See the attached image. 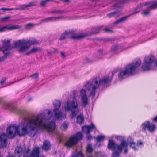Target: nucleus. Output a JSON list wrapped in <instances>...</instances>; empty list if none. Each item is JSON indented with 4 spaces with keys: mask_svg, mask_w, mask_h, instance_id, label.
Instances as JSON below:
<instances>
[{
    "mask_svg": "<svg viewBox=\"0 0 157 157\" xmlns=\"http://www.w3.org/2000/svg\"><path fill=\"white\" fill-rule=\"evenodd\" d=\"M122 14L121 11H116L107 14V16L109 18L111 17H117Z\"/></svg>",
    "mask_w": 157,
    "mask_h": 157,
    "instance_id": "a878e982",
    "label": "nucleus"
},
{
    "mask_svg": "<svg viewBox=\"0 0 157 157\" xmlns=\"http://www.w3.org/2000/svg\"><path fill=\"white\" fill-rule=\"evenodd\" d=\"M53 105L54 107L53 110H59L61 106V102L60 101L56 100L53 103Z\"/></svg>",
    "mask_w": 157,
    "mask_h": 157,
    "instance_id": "2f4dec72",
    "label": "nucleus"
},
{
    "mask_svg": "<svg viewBox=\"0 0 157 157\" xmlns=\"http://www.w3.org/2000/svg\"><path fill=\"white\" fill-rule=\"evenodd\" d=\"M4 55L1 57L0 56V62L3 61L5 59H6L8 56H10L11 55L10 52H7V53H3Z\"/></svg>",
    "mask_w": 157,
    "mask_h": 157,
    "instance_id": "f704fd0d",
    "label": "nucleus"
},
{
    "mask_svg": "<svg viewBox=\"0 0 157 157\" xmlns=\"http://www.w3.org/2000/svg\"><path fill=\"white\" fill-rule=\"evenodd\" d=\"M65 33L67 35V38L75 40H79L85 37V34L78 35L75 33V31L73 30H66Z\"/></svg>",
    "mask_w": 157,
    "mask_h": 157,
    "instance_id": "6e6552de",
    "label": "nucleus"
},
{
    "mask_svg": "<svg viewBox=\"0 0 157 157\" xmlns=\"http://www.w3.org/2000/svg\"><path fill=\"white\" fill-rule=\"evenodd\" d=\"M68 127V125L66 123H63L62 124L61 128V129H66Z\"/></svg>",
    "mask_w": 157,
    "mask_h": 157,
    "instance_id": "de8ad7c7",
    "label": "nucleus"
},
{
    "mask_svg": "<svg viewBox=\"0 0 157 157\" xmlns=\"http://www.w3.org/2000/svg\"><path fill=\"white\" fill-rule=\"evenodd\" d=\"M112 80V79L109 78V76L104 77L101 79L100 78V85L105 86L106 85L111 82Z\"/></svg>",
    "mask_w": 157,
    "mask_h": 157,
    "instance_id": "412c9836",
    "label": "nucleus"
},
{
    "mask_svg": "<svg viewBox=\"0 0 157 157\" xmlns=\"http://www.w3.org/2000/svg\"><path fill=\"white\" fill-rule=\"evenodd\" d=\"M39 43V42L34 38H32L28 40H26L24 44H27L30 45H33L37 44Z\"/></svg>",
    "mask_w": 157,
    "mask_h": 157,
    "instance_id": "c85d7f7f",
    "label": "nucleus"
},
{
    "mask_svg": "<svg viewBox=\"0 0 157 157\" xmlns=\"http://www.w3.org/2000/svg\"><path fill=\"white\" fill-rule=\"evenodd\" d=\"M87 140H91L93 138L92 136L91 135L89 134L87 135Z\"/></svg>",
    "mask_w": 157,
    "mask_h": 157,
    "instance_id": "5fc2aeb1",
    "label": "nucleus"
},
{
    "mask_svg": "<svg viewBox=\"0 0 157 157\" xmlns=\"http://www.w3.org/2000/svg\"><path fill=\"white\" fill-rule=\"evenodd\" d=\"M116 138L118 141L120 142L119 144H121V143L123 144V145L121 148L124 149V151L123 152V153L126 154L128 151V144L125 140L124 137L123 136H116Z\"/></svg>",
    "mask_w": 157,
    "mask_h": 157,
    "instance_id": "9b49d317",
    "label": "nucleus"
},
{
    "mask_svg": "<svg viewBox=\"0 0 157 157\" xmlns=\"http://www.w3.org/2000/svg\"><path fill=\"white\" fill-rule=\"evenodd\" d=\"M14 153L16 156L20 157L22 155V148L20 146L17 147L15 149Z\"/></svg>",
    "mask_w": 157,
    "mask_h": 157,
    "instance_id": "bb28decb",
    "label": "nucleus"
},
{
    "mask_svg": "<svg viewBox=\"0 0 157 157\" xmlns=\"http://www.w3.org/2000/svg\"><path fill=\"white\" fill-rule=\"evenodd\" d=\"M142 126L143 130H145L147 129L150 132H154L155 128V125L154 124L150 125L149 121H146L143 123Z\"/></svg>",
    "mask_w": 157,
    "mask_h": 157,
    "instance_id": "dca6fc26",
    "label": "nucleus"
},
{
    "mask_svg": "<svg viewBox=\"0 0 157 157\" xmlns=\"http://www.w3.org/2000/svg\"><path fill=\"white\" fill-rule=\"evenodd\" d=\"M6 81V78L5 77H3L2 78V79L0 81V83L2 85L4 82H5Z\"/></svg>",
    "mask_w": 157,
    "mask_h": 157,
    "instance_id": "603ef678",
    "label": "nucleus"
},
{
    "mask_svg": "<svg viewBox=\"0 0 157 157\" xmlns=\"http://www.w3.org/2000/svg\"><path fill=\"white\" fill-rule=\"evenodd\" d=\"M63 10H54L51 11V13L55 14H63L64 13Z\"/></svg>",
    "mask_w": 157,
    "mask_h": 157,
    "instance_id": "58836bf2",
    "label": "nucleus"
},
{
    "mask_svg": "<svg viewBox=\"0 0 157 157\" xmlns=\"http://www.w3.org/2000/svg\"><path fill=\"white\" fill-rule=\"evenodd\" d=\"M39 76V74L38 73H35L34 74H32L30 76V77L32 78L33 79H36Z\"/></svg>",
    "mask_w": 157,
    "mask_h": 157,
    "instance_id": "49530a36",
    "label": "nucleus"
},
{
    "mask_svg": "<svg viewBox=\"0 0 157 157\" xmlns=\"http://www.w3.org/2000/svg\"><path fill=\"white\" fill-rule=\"evenodd\" d=\"M3 102V99L2 98H0V103H2Z\"/></svg>",
    "mask_w": 157,
    "mask_h": 157,
    "instance_id": "774afa93",
    "label": "nucleus"
},
{
    "mask_svg": "<svg viewBox=\"0 0 157 157\" xmlns=\"http://www.w3.org/2000/svg\"><path fill=\"white\" fill-rule=\"evenodd\" d=\"M66 37H67V35L65 33V32L63 33L61 36V37L59 39V40H62L65 39Z\"/></svg>",
    "mask_w": 157,
    "mask_h": 157,
    "instance_id": "37998d69",
    "label": "nucleus"
},
{
    "mask_svg": "<svg viewBox=\"0 0 157 157\" xmlns=\"http://www.w3.org/2000/svg\"><path fill=\"white\" fill-rule=\"evenodd\" d=\"M47 2L46 0H42L40 2V6L41 7L46 6L45 4L47 3Z\"/></svg>",
    "mask_w": 157,
    "mask_h": 157,
    "instance_id": "c03bdc74",
    "label": "nucleus"
},
{
    "mask_svg": "<svg viewBox=\"0 0 157 157\" xmlns=\"http://www.w3.org/2000/svg\"><path fill=\"white\" fill-rule=\"evenodd\" d=\"M93 129H96L95 125L92 123L89 126H84L82 127L83 132L86 134H89L90 131Z\"/></svg>",
    "mask_w": 157,
    "mask_h": 157,
    "instance_id": "aec40b11",
    "label": "nucleus"
},
{
    "mask_svg": "<svg viewBox=\"0 0 157 157\" xmlns=\"http://www.w3.org/2000/svg\"><path fill=\"white\" fill-rule=\"evenodd\" d=\"M140 140L138 141V147H139V145H140L141 146L140 147H142L143 146V143L141 142H140Z\"/></svg>",
    "mask_w": 157,
    "mask_h": 157,
    "instance_id": "4d7b16f0",
    "label": "nucleus"
},
{
    "mask_svg": "<svg viewBox=\"0 0 157 157\" xmlns=\"http://www.w3.org/2000/svg\"><path fill=\"white\" fill-rule=\"evenodd\" d=\"M71 157H84V155L81 152L72 154Z\"/></svg>",
    "mask_w": 157,
    "mask_h": 157,
    "instance_id": "c9c22d12",
    "label": "nucleus"
},
{
    "mask_svg": "<svg viewBox=\"0 0 157 157\" xmlns=\"http://www.w3.org/2000/svg\"><path fill=\"white\" fill-rule=\"evenodd\" d=\"M153 121L155 122H157V115L154 118L152 119Z\"/></svg>",
    "mask_w": 157,
    "mask_h": 157,
    "instance_id": "680f3d73",
    "label": "nucleus"
},
{
    "mask_svg": "<svg viewBox=\"0 0 157 157\" xmlns=\"http://www.w3.org/2000/svg\"><path fill=\"white\" fill-rule=\"evenodd\" d=\"M121 47L118 44H115L112 46L111 49V52L113 53H115L116 52L121 51Z\"/></svg>",
    "mask_w": 157,
    "mask_h": 157,
    "instance_id": "cd10ccee",
    "label": "nucleus"
},
{
    "mask_svg": "<svg viewBox=\"0 0 157 157\" xmlns=\"http://www.w3.org/2000/svg\"><path fill=\"white\" fill-rule=\"evenodd\" d=\"M4 107L6 109H10L12 108L11 105L9 103L4 102L3 103Z\"/></svg>",
    "mask_w": 157,
    "mask_h": 157,
    "instance_id": "4c0bfd02",
    "label": "nucleus"
},
{
    "mask_svg": "<svg viewBox=\"0 0 157 157\" xmlns=\"http://www.w3.org/2000/svg\"><path fill=\"white\" fill-rule=\"evenodd\" d=\"M80 95L81 98L82 106L85 107L88 104V98L86 95L85 90L82 89L80 91Z\"/></svg>",
    "mask_w": 157,
    "mask_h": 157,
    "instance_id": "f3484780",
    "label": "nucleus"
},
{
    "mask_svg": "<svg viewBox=\"0 0 157 157\" xmlns=\"http://www.w3.org/2000/svg\"><path fill=\"white\" fill-rule=\"evenodd\" d=\"M102 52L103 49H100L98 51V56H97V57L98 59H101L102 58Z\"/></svg>",
    "mask_w": 157,
    "mask_h": 157,
    "instance_id": "79ce46f5",
    "label": "nucleus"
},
{
    "mask_svg": "<svg viewBox=\"0 0 157 157\" xmlns=\"http://www.w3.org/2000/svg\"><path fill=\"white\" fill-rule=\"evenodd\" d=\"M93 149L90 144L88 145L86 148L87 152L89 153H90L93 151Z\"/></svg>",
    "mask_w": 157,
    "mask_h": 157,
    "instance_id": "a19ab883",
    "label": "nucleus"
},
{
    "mask_svg": "<svg viewBox=\"0 0 157 157\" xmlns=\"http://www.w3.org/2000/svg\"><path fill=\"white\" fill-rule=\"evenodd\" d=\"M36 5V3L34 2H31L29 4L27 5H20L18 7L14 8H0V10H2L3 11L5 12L6 11H11L13 10H24L27 9L28 8L31 7L33 6H34Z\"/></svg>",
    "mask_w": 157,
    "mask_h": 157,
    "instance_id": "1a4fd4ad",
    "label": "nucleus"
},
{
    "mask_svg": "<svg viewBox=\"0 0 157 157\" xmlns=\"http://www.w3.org/2000/svg\"><path fill=\"white\" fill-rule=\"evenodd\" d=\"M44 115L40 114L36 116H27L24 117L25 122L20 125L21 132L18 130L19 126L10 125L7 128V136L9 139L13 138L17 133L20 137L26 134L31 137H33L37 134L38 129H47L52 132L55 128V122L51 121L47 124L43 121Z\"/></svg>",
    "mask_w": 157,
    "mask_h": 157,
    "instance_id": "f257e3e1",
    "label": "nucleus"
},
{
    "mask_svg": "<svg viewBox=\"0 0 157 157\" xmlns=\"http://www.w3.org/2000/svg\"><path fill=\"white\" fill-rule=\"evenodd\" d=\"M149 5L147 8L144 10L142 14L144 17H148L151 15L150 11L152 10L157 8V1H152L147 2L141 6Z\"/></svg>",
    "mask_w": 157,
    "mask_h": 157,
    "instance_id": "0eeeda50",
    "label": "nucleus"
},
{
    "mask_svg": "<svg viewBox=\"0 0 157 157\" xmlns=\"http://www.w3.org/2000/svg\"><path fill=\"white\" fill-rule=\"evenodd\" d=\"M53 50L54 51L52 52L54 53H57L59 52V51L57 49L53 48Z\"/></svg>",
    "mask_w": 157,
    "mask_h": 157,
    "instance_id": "6e6d98bb",
    "label": "nucleus"
},
{
    "mask_svg": "<svg viewBox=\"0 0 157 157\" xmlns=\"http://www.w3.org/2000/svg\"><path fill=\"white\" fill-rule=\"evenodd\" d=\"M130 147L134 150H136L135 147V143L133 142H131L130 143Z\"/></svg>",
    "mask_w": 157,
    "mask_h": 157,
    "instance_id": "8fccbe9b",
    "label": "nucleus"
},
{
    "mask_svg": "<svg viewBox=\"0 0 157 157\" xmlns=\"http://www.w3.org/2000/svg\"><path fill=\"white\" fill-rule=\"evenodd\" d=\"M103 25L98 26H94L92 28L93 31L87 33H85V37L87 36H90L93 34L98 33L100 32L102 30V29L104 27Z\"/></svg>",
    "mask_w": 157,
    "mask_h": 157,
    "instance_id": "4468645a",
    "label": "nucleus"
},
{
    "mask_svg": "<svg viewBox=\"0 0 157 157\" xmlns=\"http://www.w3.org/2000/svg\"><path fill=\"white\" fill-rule=\"evenodd\" d=\"M101 40H103L105 41H108L110 40L109 39H101Z\"/></svg>",
    "mask_w": 157,
    "mask_h": 157,
    "instance_id": "e2e57ef3",
    "label": "nucleus"
},
{
    "mask_svg": "<svg viewBox=\"0 0 157 157\" xmlns=\"http://www.w3.org/2000/svg\"><path fill=\"white\" fill-rule=\"evenodd\" d=\"M103 30L105 32H111L113 31L112 30L108 29H104Z\"/></svg>",
    "mask_w": 157,
    "mask_h": 157,
    "instance_id": "bf43d9fd",
    "label": "nucleus"
},
{
    "mask_svg": "<svg viewBox=\"0 0 157 157\" xmlns=\"http://www.w3.org/2000/svg\"><path fill=\"white\" fill-rule=\"evenodd\" d=\"M54 117L56 119L61 120L63 118H66V115L65 114L62 113L61 111L59 110H53Z\"/></svg>",
    "mask_w": 157,
    "mask_h": 157,
    "instance_id": "a211bd4d",
    "label": "nucleus"
},
{
    "mask_svg": "<svg viewBox=\"0 0 157 157\" xmlns=\"http://www.w3.org/2000/svg\"><path fill=\"white\" fill-rule=\"evenodd\" d=\"M123 145L122 143H121V144H116L114 142L113 140L109 139L107 147V148L109 150H115L117 149V147L119 146L122 147Z\"/></svg>",
    "mask_w": 157,
    "mask_h": 157,
    "instance_id": "2eb2a0df",
    "label": "nucleus"
},
{
    "mask_svg": "<svg viewBox=\"0 0 157 157\" xmlns=\"http://www.w3.org/2000/svg\"><path fill=\"white\" fill-rule=\"evenodd\" d=\"M78 104L76 99L73 100L72 101H68L65 104L64 109L66 111H71L70 114V117L73 118L76 116L79 112L78 108Z\"/></svg>",
    "mask_w": 157,
    "mask_h": 157,
    "instance_id": "f03ea898",
    "label": "nucleus"
},
{
    "mask_svg": "<svg viewBox=\"0 0 157 157\" xmlns=\"http://www.w3.org/2000/svg\"><path fill=\"white\" fill-rule=\"evenodd\" d=\"M41 50L42 49L40 47H33L32 48L30 51L26 52L25 55H29L33 53H36L41 51Z\"/></svg>",
    "mask_w": 157,
    "mask_h": 157,
    "instance_id": "b1692460",
    "label": "nucleus"
},
{
    "mask_svg": "<svg viewBox=\"0 0 157 157\" xmlns=\"http://www.w3.org/2000/svg\"><path fill=\"white\" fill-rule=\"evenodd\" d=\"M30 149L27 147L25 148V150L23 151V157H30Z\"/></svg>",
    "mask_w": 157,
    "mask_h": 157,
    "instance_id": "c756f323",
    "label": "nucleus"
},
{
    "mask_svg": "<svg viewBox=\"0 0 157 157\" xmlns=\"http://www.w3.org/2000/svg\"><path fill=\"white\" fill-rule=\"evenodd\" d=\"M61 56L62 58H65L66 57V55L65 54L62 52H60Z\"/></svg>",
    "mask_w": 157,
    "mask_h": 157,
    "instance_id": "13d9d810",
    "label": "nucleus"
},
{
    "mask_svg": "<svg viewBox=\"0 0 157 157\" xmlns=\"http://www.w3.org/2000/svg\"><path fill=\"white\" fill-rule=\"evenodd\" d=\"M96 141L98 142H99L101 141H103L104 140V137L103 136H98L97 137L95 138Z\"/></svg>",
    "mask_w": 157,
    "mask_h": 157,
    "instance_id": "e433bc0d",
    "label": "nucleus"
},
{
    "mask_svg": "<svg viewBox=\"0 0 157 157\" xmlns=\"http://www.w3.org/2000/svg\"><path fill=\"white\" fill-rule=\"evenodd\" d=\"M83 137L81 132H78L75 135H72L66 143V146L68 147H71L77 144L78 141L81 140Z\"/></svg>",
    "mask_w": 157,
    "mask_h": 157,
    "instance_id": "423d86ee",
    "label": "nucleus"
},
{
    "mask_svg": "<svg viewBox=\"0 0 157 157\" xmlns=\"http://www.w3.org/2000/svg\"><path fill=\"white\" fill-rule=\"evenodd\" d=\"M35 25L33 23H28L25 25V27L27 29H29L30 27H32Z\"/></svg>",
    "mask_w": 157,
    "mask_h": 157,
    "instance_id": "09e8293b",
    "label": "nucleus"
},
{
    "mask_svg": "<svg viewBox=\"0 0 157 157\" xmlns=\"http://www.w3.org/2000/svg\"><path fill=\"white\" fill-rule=\"evenodd\" d=\"M54 17L53 19H59V18H62L61 17Z\"/></svg>",
    "mask_w": 157,
    "mask_h": 157,
    "instance_id": "338daca9",
    "label": "nucleus"
},
{
    "mask_svg": "<svg viewBox=\"0 0 157 157\" xmlns=\"http://www.w3.org/2000/svg\"><path fill=\"white\" fill-rule=\"evenodd\" d=\"M155 61L154 56L150 55L146 56L144 59L145 64L142 66L141 70L142 71H149L154 69L153 63Z\"/></svg>",
    "mask_w": 157,
    "mask_h": 157,
    "instance_id": "20e7f679",
    "label": "nucleus"
},
{
    "mask_svg": "<svg viewBox=\"0 0 157 157\" xmlns=\"http://www.w3.org/2000/svg\"><path fill=\"white\" fill-rule=\"evenodd\" d=\"M7 136L3 133L0 135V148H3L6 147L7 144Z\"/></svg>",
    "mask_w": 157,
    "mask_h": 157,
    "instance_id": "ddd939ff",
    "label": "nucleus"
},
{
    "mask_svg": "<svg viewBox=\"0 0 157 157\" xmlns=\"http://www.w3.org/2000/svg\"><path fill=\"white\" fill-rule=\"evenodd\" d=\"M10 16H7L5 17L4 18H1L0 19V21H4L7 20L8 19H10Z\"/></svg>",
    "mask_w": 157,
    "mask_h": 157,
    "instance_id": "3c124183",
    "label": "nucleus"
},
{
    "mask_svg": "<svg viewBox=\"0 0 157 157\" xmlns=\"http://www.w3.org/2000/svg\"><path fill=\"white\" fill-rule=\"evenodd\" d=\"M50 142L48 140L44 141L42 147V149L45 151L48 150L50 147Z\"/></svg>",
    "mask_w": 157,
    "mask_h": 157,
    "instance_id": "7c9ffc66",
    "label": "nucleus"
},
{
    "mask_svg": "<svg viewBox=\"0 0 157 157\" xmlns=\"http://www.w3.org/2000/svg\"><path fill=\"white\" fill-rule=\"evenodd\" d=\"M137 67V61H136L135 63H133L131 64H129L126 67L124 71H121L118 73L119 78L122 79L127 75H132Z\"/></svg>",
    "mask_w": 157,
    "mask_h": 157,
    "instance_id": "39448f33",
    "label": "nucleus"
},
{
    "mask_svg": "<svg viewBox=\"0 0 157 157\" xmlns=\"http://www.w3.org/2000/svg\"><path fill=\"white\" fill-rule=\"evenodd\" d=\"M126 0H118L117 3L111 6V9H114L121 8L122 6V5L126 2Z\"/></svg>",
    "mask_w": 157,
    "mask_h": 157,
    "instance_id": "4be33fe9",
    "label": "nucleus"
},
{
    "mask_svg": "<svg viewBox=\"0 0 157 157\" xmlns=\"http://www.w3.org/2000/svg\"><path fill=\"white\" fill-rule=\"evenodd\" d=\"M138 66H140L141 64V61L140 60H139V59H138Z\"/></svg>",
    "mask_w": 157,
    "mask_h": 157,
    "instance_id": "0e129e2a",
    "label": "nucleus"
},
{
    "mask_svg": "<svg viewBox=\"0 0 157 157\" xmlns=\"http://www.w3.org/2000/svg\"><path fill=\"white\" fill-rule=\"evenodd\" d=\"M54 17H49L48 18H45L44 19H42L41 20V21H44L46 22H48L49 20H51L52 19H53Z\"/></svg>",
    "mask_w": 157,
    "mask_h": 157,
    "instance_id": "a18cd8bd",
    "label": "nucleus"
},
{
    "mask_svg": "<svg viewBox=\"0 0 157 157\" xmlns=\"http://www.w3.org/2000/svg\"><path fill=\"white\" fill-rule=\"evenodd\" d=\"M128 16H125L121 17L117 20H116L113 23L114 24H118L120 23H121L125 21L128 18Z\"/></svg>",
    "mask_w": 157,
    "mask_h": 157,
    "instance_id": "72a5a7b5",
    "label": "nucleus"
},
{
    "mask_svg": "<svg viewBox=\"0 0 157 157\" xmlns=\"http://www.w3.org/2000/svg\"><path fill=\"white\" fill-rule=\"evenodd\" d=\"M25 42V40H18L14 43V45L16 47H20L18 51L20 53H23L28 49L29 46L27 45V44H24Z\"/></svg>",
    "mask_w": 157,
    "mask_h": 157,
    "instance_id": "9d476101",
    "label": "nucleus"
},
{
    "mask_svg": "<svg viewBox=\"0 0 157 157\" xmlns=\"http://www.w3.org/2000/svg\"><path fill=\"white\" fill-rule=\"evenodd\" d=\"M21 27L17 25H7L1 27L0 26V32H2L6 31L7 30H12L16 29L21 28Z\"/></svg>",
    "mask_w": 157,
    "mask_h": 157,
    "instance_id": "6ab92c4d",
    "label": "nucleus"
},
{
    "mask_svg": "<svg viewBox=\"0 0 157 157\" xmlns=\"http://www.w3.org/2000/svg\"><path fill=\"white\" fill-rule=\"evenodd\" d=\"M84 117L82 115H80L78 116L77 118L76 122L77 123L81 124L84 121Z\"/></svg>",
    "mask_w": 157,
    "mask_h": 157,
    "instance_id": "473e14b6",
    "label": "nucleus"
},
{
    "mask_svg": "<svg viewBox=\"0 0 157 157\" xmlns=\"http://www.w3.org/2000/svg\"><path fill=\"white\" fill-rule=\"evenodd\" d=\"M40 153L39 149L38 147H35L31 153L30 157H38Z\"/></svg>",
    "mask_w": 157,
    "mask_h": 157,
    "instance_id": "393cba45",
    "label": "nucleus"
},
{
    "mask_svg": "<svg viewBox=\"0 0 157 157\" xmlns=\"http://www.w3.org/2000/svg\"><path fill=\"white\" fill-rule=\"evenodd\" d=\"M97 60H91L87 58L85 60V62L86 63H89L90 62H93L94 61Z\"/></svg>",
    "mask_w": 157,
    "mask_h": 157,
    "instance_id": "864d4df0",
    "label": "nucleus"
},
{
    "mask_svg": "<svg viewBox=\"0 0 157 157\" xmlns=\"http://www.w3.org/2000/svg\"><path fill=\"white\" fill-rule=\"evenodd\" d=\"M100 85V78L98 77H95L91 81H88L87 84L85 85V87L89 90L92 87V90L90 93V96L92 97H94L95 95L96 90L98 89Z\"/></svg>",
    "mask_w": 157,
    "mask_h": 157,
    "instance_id": "7ed1b4c3",
    "label": "nucleus"
},
{
    "mask_svg": "<svg viewBox=\"0 0 157 157\" xmlns=\"http://www.w3.org/2000/svg\"><path fill=\"white\" fill-rule=\"evenodd\" d=\"M47 53L48 55H51L52 52L50 51H47Z\"/></svg>",
    "mask_w": 157,
    "mask_h": 157,
    "instance_id": "69168bd1",
    "label": "nucleus"
},
{
    "mask_svg": "<svg viewBox=\"0 0 157 157\" xmlns=\"http://www.w3.org/2000/svg\"><path fill=\"white\" fill-rule=\"evenodd\" d=\"M123 150L124 151V149L120 147H118L117 149L113 151L112 153L111 157H119L121 153Z\"/></svg>",
    "mask_w": 157,
    "mask_h": 157,
    "instance_id": "5701e85b",
    "label": "nucleus"
},
{
    "mask_svg": "<svg viewBox=\"0 0 157 157\" xmlns=\"http://www.w3.org/2000/svg\"><path fill=\"white\" fill-rule=\"evenodd\" d=\"M6 157H14V156L13 154L9 153Z\"/></svg>",
    "mask_w": 157,
    "mask_h": 157,
    "instance_id": "052dcab7",
    "label": "nucleus"
},
{
    "mask_svg": "<svg viewBox=\"0 0 157 157\" xmlns=\"http://www.w3.org/2000/svg\"><path fill=\"white\" fill-rule=\"evenodd\" d=\"M95 155L97 157H104L105 156V154H103L101 152H95Z\"/></svg>",
    "mask_w": 157,
    "mask_h": 157,
    "instance_id": "ea45409f",
    "label": "nucleus"
},
{
    "mask_svg": "<svg viewBox=\"0 0 157 157\" xmlns=\"http://www.w3.org/2000/svg\"><path fill=\"white\" fill-rule=\"evenodd\" d=\"M11 40H2V46L0 47V51H2L3 53H7L5 52L6 51H7L9 50H11L13 47H11V46L10 42Z\"/></svg>",
    "mask_w": 157,
    "mask_h": 157,
    "instance_id": "f8f14e48",
    "label": "nucleus"
}]
</instances>
